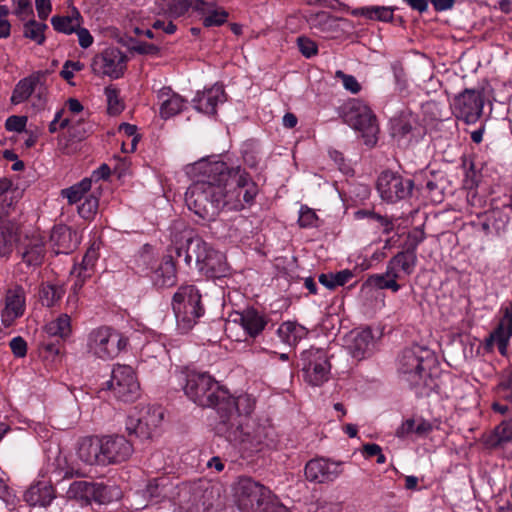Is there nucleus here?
Wrapping results in <instances>:
<instances>
[{"instance_id":"1","label":"nucleus","mask_w":512,"mask_h":512,"mask_svg":"<svg viewBox=\"0 0 512 512\" xmlns=\"http://www.w3.org/2000/svg\"><path fill=\"white\" fill-rule=\"evenodd\" d=\"M197 178L187 189L185 202L189 210L205 221H214L221 212L218 179L229 177L227 163L218 156L202 158L191 167Z\"/></svg>"},{"instance_id":"2","label":"nucleus","mask_w":512,"mask_h":512,"mask_svg":"<svg viewBox=\"0 0 512 512\" xmlns=\"http://www.w3.org/2000/svg\"><path fill=\"white\" fill-rule=\"evenodd\" d=\"M151 504L169 499L179 512H210L220 501V490L207 481L174 484L169 477L151 480L144 491Z\"/></svg>"},{"instance_id":"3","label":"nucleus","mask_w":512,"mask_h":512,"mask_svg":"<svg viewBox=\"0 0 512 512\" xmlns=\"http://www.w3.org/2000/svg\"><path fill=\"white\" fill-rule=\"evenodd\" d=\"M184 392L197 405L216 408L220 420L234 407H240L246 412L251 407L249 395L231 396L211 375L205 372H189Z\"/></svg>"},{"instance_id":"4","label":"nucleus","mask_w":512,"mask_h":512,"mask_svg":"<svg viewBox=\"0 0 512 512\" xmlns=\"http://www.w3.org/2000/svg\"><path fill=\"white\" fill-rule=\"evenodd\" d=\"M254 404L251 398V407L247 412L240 407H234L228 414H224L216 427L218 434L239 447L243 457L252 456L263 446V429L258 428L253 434L247 429L248 417L254 409Z\"/></svg>"},{"instance_id":"5","label":"nucleus","mask_w":512,"mask_h":512,"mask_svg":"<svg viewBox=\"0 0 512 512\" xmlns=\"http://www.w3.org/2000/svg\"><path fill=\"white\" fill-rule=\"evenodd\" d=\"M229 177L218 179L220 188L221 210L240 211L252 205L258 194V186L240 166L227 164Z\"/></svg>"},{"instance_id":"6","label":"nucleus","mask_w":512,"mask_h":512,"mask_svg":"<svg viewBox=\"0 0 512 512\" xmlns=\"http://www.w3.org/2000/svg\"><path fill=\"white\" fill-rule=\"evenodd\" d=\"M229 177L218 179L220 188L221 210L240 211L252 205L258 194V186L240 166L227 164Z\"/></svg>"},{"instance_id":"7","label":"nucleus","mask_w":512,"mask_h":512,"mask_svg":"<svg viewBox=\"0 0 512 512\" xmlns=\"http://www.w3.org/2000/svg\"><path fill=\"white\" fill-rule=\"evenodd\" d=\"M233 491L241 509L255 512H289L276 501L269 488L251 477H239L233 485Z\"/></svg>"},{"instance_id":"8","label":"nucleus","mask_w":512,"mask_h":512,"mask_svg":"<svg viewBox=\"0 0 512 512\" xmlns=\"http://www.w3.org/2000/svg\"><path fill=\"white\" fill-rule=\"evenodd\" d=\"M435 362L433 353L424 347L404 349L398 358V372L412 387L428 386L430 367Z\"/></svg>"},{"instance_id":"9","label":"nucleus","mask_w":512,"mask_h":512,"mask_svg":"<svg viewBox=\"0 0 512 512\" xmlns=\"http://www.w3.org/2000/svg\"><path fill=\"white\" fill-rule=\"evenodd\" d=\"M201 294L194 285H183L172 298V309L177 327L183 333L188 332L204 315L205 309Z\"/></svg>"},{"instance_id":"10","label":"nucleus","mask_w":512,"mask_h":512,"mask_svg":"<svg viewBox=\"0 0 512 512\" xmlns=\"http://www.w3.org/2000/svg\"><path fill=\"white\" fill-rule=\"evenodd\" d=\"M343 119L345 123L360 132L366 145L372 147L377 143L378 123L375 115L366 104L358 100L349 102L344 107Z\"/></svg>"},{"instance_id":"11","label":"nucleus","mask_w":512,"mask_h":512,"mask_svg":"<svg viewBox=\"0 0 512 512\" xmlns=\"http://www.w3.org/2000/svg\"><path fill=\"white\" fill-rule=\"evenodd\" d=\"M128 343V339L119 331L101 326L92 330L88 336V350L102 360H110L119 355Z\"/></svg>"},{"instance_id":"12","label":"nucleus","mask_w":512,"mask_h":512,"mask_svg":"<svg viewBox=\"0 0 512 512\" xmlns=\"http://www.w3.org/2000/svg\"><path fill=\"white\" fill-rule=\"evenodd\" d=\"M164 418L161 407L144 406L126 420V431L142 440H149L159 434V428Z\"/></svg>"},{"instance_id":"13","label":"nucleus","mask_w":512,"mask_h":512,"mask_svg":"<svg viewBox=\"0 0 512 512\" xmlns=\"http://www.w3.org/2000/svg\"><path fill=\"white\" fill-rule=\"evenodd\" d=\"M304 380L312 386H321L328 381L331 365L323 349L310 348L301 354Z\"/></svg>"},{"instance_id":"14","label":"nucleus","mask_w":512,"mask_h":512,"mask_svg":"<svg viewBox=\"0 0 512 512\" xmlns=\"http://www.w3.org/2000/svg\"><path fill=\"white\" fill-rule=\"evenodd\" d=\"M107 388L114 396L123 401H132L139 394V383L133 368L129 365L117 364L113 367Z\"/></svg>"},{"instance_id":"15","label":"nucleus","mask_w":512,"mask_h":512,"mask_svg":"<svg viewBox=\"0 0 512 512\" xmlns=\"http://www.w3.org/2000/svg\"><path fill=\"white\" fill-rule=\"evenodd\" d=\"M414 183L411 179H405L402 176L384 171L377 180V191L380 197L389 203H394L410 196Z\"/></svg>"},{"instance_id":"16","label":"nucleus","mask_w":512,"mask_h":512,"mask_svg":"<svg viewBox=\"0 0 512 512\" xmlns=\"http://www.w3.org/2000/svg\"><path fill=\"white\" fill-rule=\"evenodd\" d=\"M483 107V96L480 91L474 89H465L453 102L455 115L468 124L475 123L480 118Z\"/></svg>"},{"instance_id":"17","label":"nucleus","mask_w":512,"mask_h":512,"mask_svg":"<svg viewBox=\"0 0 512 512\" xmlns=\"http://www.w3.org/2000/svg\"><path fill=\"white\" fill-rule=\"evenodd\" d=\"M126 56L117 48H109L96 55L92 61V70L97 75L120 78L126 67Z\"/></svg>"},{"instance_id":"18","label":"nucleus","mask_w":512,"mask_h":512,"mask_svg":"<svg viewBox=\"0 0 512 512\" xmlns=\"http://www.w3.org/2000/svg\"><path fill=\"white\" fill-rule=\"evenodd\" d=\"M343 462L327 458H315L306 463L305 477L310 482L330 483L343 473Z\"/></svg>"},{"instance_id":"19","label":"nucleus","mask_w":512,"mask_h":512,"mask_svg":"<svg viewBox=\"0 0 512 512\" xmlns=\"http://www.w3.org/2000/svg\"><path fill=\"white\" fill-rule=\"evenodd\" d=\"M102 439V466L118 464L133 454V445L124 436H104Z\"/></svg>"},{"instance_id":"20","label":"nucleus","mask_w":512,"mask_h":512,"mask_svg":"<svg viewBox=\"0 0 512 512\" xmlns=\"http://www.w3.org/2000/svg\"><path fill=\"white\" fill-rule=\"evenodd\" d=\"M181 12L191 8L201 15L205 27L221 26L227 21L228 13L215 3L204 0H178Z\"/></svg>"},{"instance_id":"21","label":"nucleus","mask_w":512,"mask_h":512,"mask_svg":"<svg viewBox=\"0 0 512 512\" xmlns=\"http://www.w3.org/2000/svg\"><path fill=\"white\" fill-rule=\"evenodd\" d=\"M213 248L198 236H186L185 246L177 247L176 253L178 257L184 256V261L190 265L193 259L196 266L200 270V266L207 261Z\"/></svg>"},{"instance_id":"22","label":"nucleus","mask_w":512,"mask_h":512,"mask_svg":"<svg viewBox=\"0 0 512 512\" xmlns=\"http://www.w3.org/2000/svg\"><path fill=\"white\" fill-rule=\"evenodd\" d=\"M503 316L497 328L486 340V346L491 349L495 344L501 355H506L509 339L512 336V302L501 309Z\"/></svg>"},{"instance_id":"23","label":"nucleus","mask_w":512,"mask_h":512,"mask_svg":"<svg viewBox=\"0 0 512 512\" xmlns=\"http://www.w3.org/2000/svg\"><path fill=\"white\" fill-rule=\"evenodd\" d=\"M374 347V336L370 328L353 330L347 338V349L356 360L369 357Z\"/></svg>"},{"instance_id":"24","label":"nucleus","mask_w":512,"mask_h":512,"mask_svg":"<svg viewBox=\"0 0 512 512\" xmlns=\"http://www.w3.org/2000/svg\"><path fill=\"white\" fill-rule=\"evenodd\" d=\"M231 321L239 324L250 337L258 336L266 327V317L254 308H247L241 312H235Z\"/></svg>"},{"instance_id":"25","label":"nucleus","mask_w":512,"mask_h":512,"mask_svg":"<svg viewBox=\"0 0 512 512\" xmlns=\"http://www.w3.org/2000/svg\"><path fill=\"white\" fill-rule=\"evenodd\" d=\"M25 311V291L21 286L10 288L5 297V309L2 321L6 327L10 326L14 319L23 315Z\"/></svg>"},{"instance_id":"26","label":"nucleus","mask_w":512,"mask_h":512,"mask_svg":"<svg viewBox=\"0 0 512 512\" xmlns=\"http://www.w3.org/2000/svg\"><path fill=\"white\" fill-rule=\"evenodd\" d=\"M405 275L402 273L397 265L392 264V258L388 261L386 271L384 273H377L370 275L367 279L369 285L377 289H389L396 293L400 290L401 285L397 282Z\"/></svg>"},{"instance_id":"27","label":"nucleus","mask_w":512,"mask_h":512,"mask_svg":"<svg viewBox=\"0 0 512 512\" xmlns=\"http://www.w3.org/2000/svg\"><path fill=\"white\" fill-rule=\"evenodd\" d=\"M41 73H33L21 79L12 92L11 102L13 104H20L25 102L33 92H38V97L41 99L44 94V88L41 84Z\"/></svg>"},{"instance_id":"28","label":"nucleus","mask_w":512,"mask_h":512,"mask_svg":"<svg viewBox=\"0 0 512 512\" xmlns=\"http://www.w3.org/2000/svg\"><path fill=\"white\" fill-rule=\"evenodd\" d=\"M194 107L207 115L216 114L218 104L225 102L223 87L214 85L213 87L198 93L193 100Z\"/></svg>"},{"instance_id":"29","label":"nucleus","mask_w":512,"mask_h":512,"mask_svg":"<svg viewBox=\"0 0 512 512\" xmlns=\"http://www.w3.org/2000/svg\"><path fill=\"white\" fill-rule=\"evenodd\" d=\"M158 100L160 102V117L169 119L180 113L185 105V100L170 87H163L158 91Z\"/></svg>"},{"instance_id":"30","label":"nucleus","mask_w":512,"mask_h":512,"mask_svg":"<svg viewBox=\"0 0 512 512\" xmlns=\"http://www.w3.org/2000/svg\"><path fill=\"white\" fill-rule=\"evenodd\" d=\"M77 455L85 464L102 466V439L99 437L83 438L79 443Z\"/></svg>"},{"instance_id":"31","label":"nucleus","mask_w":512,"mask_h":512,"mask_svg":"<svg viewBox=\"0 0 512 512\" xmlns=\"http://www.w3.org/2000/svg\"><path fill=\"white\" fill-rule=\"evenodd\" d=\"M50 238L56 246L57 254H67L73 251L80 242L77 232L67 226L55 227Z\"/></svg>"},{"instance_id":"32","label":"nucleus","mask_w":512,"mask_h":512,"mask_svg":"<svg viewBox=\"0 0 512 512\" xmlns=\"http://www.w3.org/2000/svg\"><path fill=\"white\" fill-rule=\"evenodd\" d=\"M25 501L31 506L46 507L55 498L53 486L48 482H38L32 485L24 495Z\"/></svg>"},{"instance_id":"33","label":"nucleus","mask_w":512,"mask_h":512,"mask_svg":"<svg viewBox=\"0 0 512 512\" xmlns=\"http://www.w3.org/2000/svg\"><path fill=\"white\" fill-rule=\"evenodd\" d=\"M18 227L8 218L0 217V257L8 256L17 241Z\"/></svg>"},{"instance_id":"34","label":"nucleus","mask_w":512,"mask_h":512,"mask_svg":"<svg viewBox=\"0 0 512 512\" xmlns=\"http://www.w3.org/2000/svg\"><path fill=\"white\" fill-rule=\"evenodd\" d=\"M228 271L225 256L216 250L210 252L207 261L200 266V272L211 278H219Z\"/></svg>"},{"instance_id":"35","label":"nucleus","mask_w":512,"mask_h":512,"mask_svg":"<svg viewBox=\"0 0 512 512\" xmlns=\"http://www.w3.org/2000/svg\"><path fill=\"white\" fill-rule=\"evenodd\" d=\"M416 130L417 122L412 115H402L391 121V134L399 140L412 139Z\"/></svg>"},{"instance_id":"36","label":"nucleus","mask_w":512,"mask_h":512,"mask_svg":"<svg viewBox=\"0 0 512 512\" xmlns=\"http://www.w3.org/2000/svg\"><path fill=\"white\" fill-rule=\"evenodd\" d=\"M277 333L284 343L293 346L305 338L308 331L298 323L287 321L279 326Z\"/></svg>"},{"instance_id":"37","label":"nucleus","mask_w":512,"mask_h":512,"mask_svg":"<svg viewBox=\"0 0 512 512\" xmlns=\"http://www.w3.org/2000/svg\"><path fill=\"white\" fill-rule=\"evenodd\" d=\"M82 17L76 8H73L70 15L53 16L51 24L60 33L72 34L81 26Z\"/></svg>"},{"instance_id":"38","label":"nucleus","mask_w":512,"mask_h":512,"mask_svg":"<svg viewBox=\"0 0 512 512\" xmlns=\"http://www.w3.org/2000/svg\"><path fill=\"white\" fill-rule=\"evenodd\" d=\"M153 282L158 287H170L176 282V267L171 258L165 259L153 273Z\"/></svg>"},{"instance_id":"39","label":"nucleus","mask_w":512,"mask_h":512,"mask_svg":"<svg viewBox=\"0 0 512 512\" xmlns=\"http://www.w3.org/2000/svg\"><path fill=\"white\" fill-rule=\"evenodd\" d=\"M432 431V425L424 419H408L396 430L398 438H406L411 434L424 437Z\"/></svg>"},{"instance_id":"40","label":"nucleus","mask_w":512,"mask_h":512,"mask_svg":"<svg viewBox=\"0 0 512 512\" xmlns=\"http://www.w3.org/2000/svg\"><path fill=\"white\" fill-rule=\"evenodd\" d=\"M114 496V489L112 487L102 483L87 482V493L83 503L89 504L94 501L99 504H104L110 502Z\"/></svg>"},{"instance_id":"41","label":"nucleus","mask_w":512,"mask_h":512,"mask_svg":"<svg viewBox=\"0 0 512 512\" xmlns=\"http://www.w3.org/2000/svg\"><path fill=\"white\" fill-rule=\"evenodd\" d=\"M392 264L397 265L405 276H410L417 265L415 246H408L392 257Z\"/></svg>"},{"instance_id":"42","label":"nucleus","mask_w":512,"mask_h":512,"mask_svg":"<svg viewBox=\"0 0 512 512\" xmlns=\"http://www.w3.org/2000/svg\"><path fill=\"white\" fill-rule=\"evenodd\" d=\"M44 331L51 337L67 338L71 333V318L68 314H61L48 322Z\"/></svg>"},{"instance_id":"43","label":"nucleus","mask_w":512,"mask_h":512,"mask_svg":"<svg viewBox=\"0 0 512 512\" xmlns=\"http://www.w3.org/2000/svg\"><path fill=\"white\" fill-rule=\"evenodd\" d=\"M91 185L92 179L84 178L79 183L63 189L61 195L67 199L69 204H76L85 199V195L91 190Z\"/></svg>"},{"instance_id":"44","label":"nucleus","mask_w":512,"mask_h":512,"mask_svg":"<svg viewBox=\"0 0 512 512\" xmlns=\"http://www.w3.org/2000/svg\"><path fill=\"white\" fill-rule=\"evenodd\" d=\"M394 8L387 6L361 7L353 11L354 15H361L370 20L389 22L393 19Z\"/></svg>"},{"instance_id":"45","label":"nucleus","mask_w":512,"mask_h":512,"mask_svg":"<svg viewBox=\"0 0 512 512\" xmlns=\"http://www.w3.org/2000/svg\"><path fill=\"white\" fill-rule=\"evenodd\" d=\"M44 254V241L41 238H33L23 252V261L28 265L37 266L42 263Z\"/></svg>"},{"instance_id":"46","label":"nucleus","mask_w":512,"mask_h":512,"mask_svg":"<svg viewBox=\"0 0 512 512\" xmlns=\"http://www.w3.org/2000/svg\"><path fill=\"white\" fill-rule=\"evenodd\" d=\"M352 277L353 273L349 269H344L337 273L321 274L319 282L328 289H335L345 285Z\"/></svg>"},{"instance_id":"47","label":"nucleus","mask_w":512,"mask_h":512,"mask_svg":"<svg viewBox=\"0 0 512 512\" xmlns=\"http://www.w3.org/2000/svg\"><path fill=\"white\" fill-rule=\"evenodd\" d=\"M47 25L45 23L37 22L33 19L24 24L23 34L26 38L42 45L45 42V30Z\"/></svg>"},{"instance_id":"48","label":"nucleus","mask_w":512,"mask_h":512,"mask_svg":"<svg viewBox=\"0 0 512 512\" xmlns=\"http://www.w3.org/2000/svg\"><path fill=\"white\" fill-rule=\"evenodd\" d=\"M63 295V290L54 285H44L40 289L39 297L42 305L51 307L57 303Z\"/></svg>"},{"instance_id":"49","label":"nucleus","mask_w":512,"mask_h":512,"mask_svg":"<svg viewBox=\"0 0 512 512\" xmlns=\"http://www.w3.org/2000/svg\"><path fill=\"white\" fill-rule=\"evenodd\" d=\"M309 25L322 32L329 31L334 23V19L324 11L310 14L307 18Z\"/></svg>"},{"instance_id":"50","label":"nucleus","mask_w":512,"mask_h":512,"mask_svg":"<svg viewBox=\"0 0 512 512\" xmlns=\"http://www.w3.org/2000/svg\"><path fill=\"white\" fill-rule=\"evenodd\" d=\"M104 93L107 98L108 112L113 115L119 114L124 109V104L119 97L117 88L108 86Z\"/></svg>"},{"instance_id":"51","label":"nucleus","mask_w":512,"mask_h":512,"mask_svg":"<svg viewBox=\"0 0 512 512\" xmlns=\"http://www.w3.org/2000/svg\"><path fill=\"white\" fill-rule=\"evenodd\" d=\"M99 200L94 195H88L84 201L78 206L79 215L86 220L92 219L97 213Z\"/></svg>"},{"instance_id":"52","label":"nucleus","mask_w":512,"mask_h":512,"mask_svg":"<svg viewBox=\"0 0 512 512\" xmlns=\"http://www.w3.org/2000/svg\"><path fill=\"white\" fill-rule=\"evenodd\" d=\"M99 258V246L93 243L86 251L82 258V262L77 266L84 268L86 271L95 270L96 262Z\"/></svg>"},{"instance_id":"53","label":"nucleus","mask_w":512,"mask_h":512,"mask_svg":"<svg viewBox=\"0 0 512 512\" xmlns=\"http://www.w3.org/2000/svg\"><path fill=\"white\" fill-rule=\"evenodd\" d=\"M87 493V481H74L71 483L67 490V497L69 499L79 500L84 502Z\"/></svg>"},{"instance_id":"54","label":"nucleus","mask_w":512,"mask_h":512,"mask_svg":"<svg viewBox=\"0 0 512 512\" xmlns=\"http://www.w3.org/2000/svg\"><path fill=\"white\" fill-rule=\"evenodd\" d=\"M335 78L340 79L344 88L353 94H357L361 90V85L353 75L345 74L343 71L338 70L335 73Z\"/></svg>"},{"instance_id":"55","label":"nucleus","mask_w":512,"mask_h":512,"mask_svg":"<svg viewBox=\"0 0 512 512\" xmlns=\"http://www.w3.org/2000/svg\"><path fill=\"white\" fill-rule=\"evenodd\" d=\"M318 217L314 210L307 206H302L299 213L298 223L301 227L308 228L316 226Z\"/></svg>"},{"instance_id":"56","label":"nucleus","mask_w":512,"mask_h":512,"mask_svg":"<svg viewBox=\"0 0 512 512\" xmlns=\"http://www.w3.org/2000/svg\"><path fill=\"white\" fill-rule=\"evenodd\" d=\"M498 394L509 401H512V373L504 374L497 386Z\"/></svg>"},{"instance_id":"57","label":"nucleus","mask_w":512,"mask_h":512,"mask_svg":"<svg viewBox=\"0 0 512 512\" xmlns=\"http://www.w3.org/2000/svg\"><path fill=\"white\" fill-rule=\"evenodd\" d=\"M297 45L300 52L307 58L316 55L318 52L316 43L307 37H298Z\"/></svg>"},{"instance_id":"58","label":"nucleus","mask_w":512,"mask_h":512,"mask_svg":"<svg viewBox=\"0 0 512 512\" xmlns=\"http://www.w3.org/2000/svg\"><path fill=\"white\" fill-rule=\"evenodd\" d=\"M27 123V117L12 115L7 118L5 127L8 131L22 132Z\"/></svg>"},{"instance_id":"59","label":"nucleus","mask_w":512,"mask_h":512,"mask_svg":"<svg viewBox=\"0 0 512 512\" xmlns=\"http://www.w3.org/2000/svg\"><path fill=\"white\" fill-rule=\"evenodd\" d=\"M13 2L17 5L14 13L21 20H26L33 15L32 5L29 0H13Z\"/></svg>"},{"instance_id":"60","label":"nucleus","mask_w":512,"mask_h":512,"mask_svg":"<svg viewBox=\"0 0 512 512\" xmlns=\"http://www.w3.org/2000/svg\"><path fill=\"white\" fill-rule=\"evenodd\" d=\"M499 442H508L512 440V418L503 421L496 430Z\"/></svg>"},{"instance_id":"61","label":"nucleus","mask_w":512,"mask_h":512,"mask_svg":"<svg viewBox=\"0 0 512 512\" xmlns=\"http://www.w3.org/2000/svg\"><path fill=\"white\" fill-rule=\"evenodd\" d=\"M9 346L16 357L22 358L27 353V343L21 336L12 338Z\"/></svg>"},{"instance_id":"62","label":"nucleus","mask_w":512,"mask_h":512,"mask_svg":"<svg viewBox=\"0 0 512 512\" xmlns=\"http://www.w3.org/2000/svg\"><path fill=\"white\" fill-rule=\"evenodd\" d=\"M83 68V64L79 61H66L62 67L60 75L63 79L70 81L73 78L74 72L80 71Z\"/></svg>"},{"instance_id":"63","label":"nucleus","mask_w":512,"mask_h":512,"mask_svg":"<svg viewBox=\"0 0 512 512\" xmlns=\"http://www.w3.org/2000/svg\"><path fill=\"white\" fill-rule=\"evenodd\" d=\"M75 33L78 36V42L82 48L86 49L92 45L93 37L90 34V32L88 31V29L81 28V26H80L79 28H77Z\"/></svg>"},{"instance_id":"64","label":"nucleus","mask_w":512,"mask_h":512,"mask_svg":"<svg viewBox=\"0 0 512 512\" xmlns=\"http://www.w3.org/2000/svg\"><path fill=\"white\" fill-rule=\"evenodd\" d=\"M35 6L38 17L41 20H46L52 9L50 0H35Z\"/></svg>"}]
</instances>
